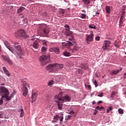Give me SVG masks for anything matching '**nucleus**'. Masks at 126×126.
<instances>
[{
  "instance_id": "f704fd0d",
  "label": "nucleus",
  "mask_w": 126,
  "mask_h": 126,
  "mask_svg": "<svg viewBox=\"0 0 126 126\" xmlns=\"http://www.w3.org/2000/svg\"><path fill=\"white\" fill-rule=\"evenodd\" d=\"M95 109H96V110H99V111H101V110L104 109V107L103 106L100 107L99 106H97L96 107Z\"/></svg>"
},
{
  "instance_id": "7c9ffc66",
  "label": "nucleus",
  "mask_w": 126,
  "mask_h": 126,
  "mask_svg": "<svg viewBox=\"0 0 126 126\" xmlns=\"http://www.w3.org/2000/svg\"><path fill=\"white\" fill-rule=\"evenodd\" d=\"M124 18H122V17H120V21H119V24L120 25H122V24H123V23H124Z\"/></svg>"
},
{
  "instance_id": "4be33fe9",
  "label": "nucleus",
  "mask_w": 126,
  "mask_h": 126,
  "mask_svg": "<svg viewBox=\"0 0 126 126\" xmlns=\"http://www.w3.org/2000/svg\"><path fill=\"white\" fill-rule=\"evenodd\" d=\"M105 10L106 11V13H111V7L110 6L106 5L105 7Z\"/></svg>"
},
{
  "instance_id": "7ed1b4c3",
  "label": "nucleus",
  "mask_w": 126,
  "mask_h": 126,
  "mask_svg": "<svg viewBox=\"0 0 126 126\" xmlns=\"http://www.w3.org/2000/svg\"><path fill=\"white\" fill-rule=\"evenodd\" d=\"M22 90L23 92V95L24 96H27L28 94V88H30V86L29 85L28 81L26 79L22 81Z\"/></svg>"
},
{
  "instance_id": "58836bf2",
  "label": "nucleus",
  "mask_w": 126,
  "mask_h": 126,
  "mask_svg": "<svg viewBox=\"0 0 126 126\" xmlns=\"http://www.w3.org/2000/svg\"><path fill=\"white\" fill-rule=\"evenodd\" d=\"M64 27L66 28L65 30H69V26L68 25H65Z\"/></svg>"
},
{
  "instance_id": "2eb2a0df",
  "label": "nucleus",
  "mask_w": 126,
  "mask_h": 126,
  "mask_svg": "<svg viewBox=\"0 0 126 126\" xmlns=\"http://www.w3.org/2000/svg\"><path fill=\"white\" fill-rule=\"evenodd\" d=\"M4 44L5 46H6V48H7V49H8L9 51H10V52L12 51V47H11V46L9 45V43H8V42H7V41H4Z\"/></svg>"
},
{
  "instance_id": "412c9836",
  "label": "nucleus",
  "mask_w": 126,
  "mask_h": 126,
  "mask_svg": "<svg viewBox=\"0 0 126 126\" xmlns=\"http://www.w3.org/2000/svg\"><path fill=\"white\" fill-rule=\"evenodd\" d=\"M3 70L5 74H6L8 77L10 76V73H9V71L7 70L6 67H3Z\"/></svg>"
},
{
  "instance_id": "6e6d98bb",
  "label": "nucleus",
  "mask_w": 126,
  "mask_h": 126,
  "mask_svg": "<svg viewBox=\"0 0 126 126\" xmlns=\"http://www.w3.org/2000/svg\"><path fill=\"white\" fill-rule=\"evenodd\" d=\"M95 14H96V15H98L100 14V13L99 12H96L95 13Z\"/></svg>"
},
{
  "instance_id": "4468645a",
  "label": "nucleus",
  "mask_w": 126,
  "mask_h": 126,
  "mask_svg": "<svg viewBox=\"0 0 126 126\" xmlns=\"http://www.w3.org/2000/svg\"><path fill=\"white\" fill-rule=\"evenodd\" d=\"M123 70V68H120V70L119 69H114V70H112L111 71V74H112V75H116V74H118V73H119V72H120V71H121V70Z\"/></svg>"
},
{
  "instance_id": "a18cd8bd",
  "label": "nucleus",
  "mask_w": 126,
  "mask_h": 126,
  "mask_svg": "<svg viewBox=\"0 0 126 126\" xmlns=\"http://www.w3.org/2000/svg\"><path fill=\"white\" fill-rule=\"evenodd\" d=\"M82 18H85V17H86V15L84 14H82L81 15Z\"/></svg>"
},
{
  "instance_id": "b1692460",
  "label": "nucleus",
  "mask_w": 126,
  "mask_h": 126,
  "mask_svg": "<svg viewBox=\"0 0 126 126\" xmlns=\"http://www.w3.org/2000/svg\"><path fill=\"white\" fill-rule=\"evenodd\" d=\"M57 104H58V106L59 108V110H62V108H63V103L60 102H57Z\"/></svg>"
},
{
  "instance_id": "c85d7f7f",
  "label": "nucleus",
  "mask_w": 126,
  "mask_h": 126,
  "mask_svg": "<svg viewBox=\"0 0 126 126\" xmlns=\"http://www.w3.org/2000/svg\"><path fill=\"white\" fill-rule=\"evenodd\" d=\"M54 84V80H51L49 81L48 83V86H52Z\"/></svg>"
},
{
  "instance_id": "473e14b6",
  "label": "nucleus",
  "mask_w": 126,
  "mask_h": 126,
  "mask_svg": "<svg viewBox=\"0 0 126 126\" xmlns=\"http://www.w3.org/2000/svg\"><path fill=\"white\" fill-rule=\"evenodd\" d=\"M125 15H126V12L125 11H123L121 13V17L125 18Z\"/></svg>"
},
{
  "instance_id": "052dcab7",
  "label": "nucleus",
  "mask_w": 126,
  "mask_h": 126,
  "mask_svg": "<svg viewBox=\"0 0 126 126\" xmlns=\"http://www.w3.org/2000/svg\"><path fill=\"white\" fill-rule=\"evenodd\" d=\"M34 38H32V41H34Z\"/></svg>"
},
{
  "instance_id": "dca6fc26",
  "label": "nucleus",
  "mask_w": 126,
  "mask_h": 126,
  "mask_svg": "<svg viewBox=\"0 0 126 126\" xmlns=\"http://www.w3.org/2000/svg\"><path fill=\"white\" fill-rule=\"evenodd\" d=\"M37 96H38V93H37L32 94V103L36 101Z\"/></svg>"
},
{
  "instance_id": "e2e57ef3",
  "label": "nucleus",
  "mask_w": 126,
  "mask_h": 126,
  "mask_svg": "<svg viewBox=\"0 0 126 126\" xmlns=\"http://www.w3.org/2000/svg\"><path fill=\"white\" fill-rule=\"evenodd\" d=\"M125 76L126 75V73H124V74Z\"/></svg>"
},
{
  "instance_id": "3c124183",
  "label": "nucleus",
  "mask_w": 126,
  "mask_h": 126,
  "mask_svg": "<svg viewBox=\"0 0 126 126\" xmlns=\"http://www.w3.org/2000/svg\"><path fill=\"white\" fill-rule=\"evenodd\" d=\"M13 96H14V93H12L11 94L10 97H12H12H13Z\"/></svg>"
},
{
  "instance_id": "c03bdc74",
  "label": "nucleus",
  "mask_w": 126,
  "mask_h": 126,
  "mask_svg": "<svg viewBox=\"0 0 126 126\" xmlns=\"http://www.w3.org/2000/svg\"><path fill=\"white\" fill-rule=\"evenodd\" d=\"M104 96V94L101 93L100 94L97 95L98 97H103Z\"/></svg>"
},
{
  "instance_id": "4d7b16f0",
  "label": "nucleus",
  "mask_w": 126,
  "mask_h": 126,
  "mask_svg": "<svg viewBox=\"0 0 126 126\" xmlns=\"http://www.w3.org/2000/svg\"><path fill=\"white\" fill-rule=\"evenodd\" d=\"M69 41H72V40H73V38H69Z\"/></svg>"
},
{
  "instance_id": "bb28decb",
  "label": "nucleus",
  "mask_w": 126,
  "mask_h": 126,
  "mask_svg": "<svg viewBox=\"0 0 126 126\" xmlns=\"http://www.w3.org/2000/svg\"><path fill=\"white\" fill-rule=\"evenodd\" d=\"M63 56L65 57H69L70 56V53L69 52H67V51H65L63 53Z\"/></svg>"
},
{
  "instance_id": "39448f33",
  "label": "nucleus",
  "mask_w": 126,
  "mask_h": 126,
  "mask_svg": "<svg viewBox=\"0 0 126 126\" xmlns=\"http://www.w3.org/2000/svg\"><path fill=\"white\" fill-rule=\"evenodd\" d=\"M94 34H93V32H90V34H86V42L87 44H89L90 42H92L93 41V37Z\"/></svg>"
},
{
  "instance_id": "0e129e2a",
  "label": "nucleus",
  "mask_w": 126,
  "mask_h": 126,
  "mask_svg": "<svg viewBox=\"0 0 126 126\" xmlns=\"http://www.w3.org/2000/svg\"><path fill=\"white\" fill-rule=\"evenodd\" d=\"M102 78H104V76H102Z\"/></svg>"
},
{
  "instance_id": "603ef678",
  "label": "nucleus",
  "mask_w": 126,
  "mask_h": 126,
  "mask_svg": "<svg viewBox=\"0 0 126 126\" xmlns=\"http://www.w3.org/2000/svg\"><path fill=\"white\" fill-rule=\"evenodd\" d=\"M101 103H103V101L99 100L97 102V105H99V104H101Z\"/></svg>"
},
{
  "instance_id": "a19ab883",
  "label": "nucleus",
  "mask_w": 126,
  "mask_h": 126,
  "mask_svg": "<svg viewBox=\"0 0 126 126\" xmlns=\"http://www.w3.org/2000/svg\"><path fill=\"white\" fill-rule=\"evenodd\" d=\"M59 115H57L56 116L54 117V120H55V121H58V118H59Z\"/></svg>"
},
{
  "instance_id": "393cba45",
  "label": "nucleus",
  "mask_w": 126,
  "mask_h": 126,
  "mask_svg": "<svg viewBox=\"0 0 126 126\" xmlns=\"http://www.w3.org/2000/svg\"><path fill=\"white\" fill-rule=\"evenodd\" d=\"M47 49L48 48L45 47H42L41 48V53H42V54H46V52H47Z\"/></svg>"
},
{
  "instance_id": "c9c22d12",
  "label": "nucleus",
  "mask_w": 126,
  "mask_h": 126,
  "mask_svg": "<svg viewBox=\"0 0 126 126\" xmlns=\"http://www.w3.org/2000/svg\"><path fill=\"white\" fill-rule=\"evenodd\" d=\"M113 110V107L112 106L109 107L107 109V113H109L110 111H112Z\"/></svg>"
},
{
  "instance_id": "79ce46f5",
  "label": "nucleus",
  "mask_w": 126,
  "mask_h": 126,
  "mask_svg": "<svg viewBox=\"0 0 126 126\" xmlns=\"http://www.w3.org/2000/svg\"><path fill=\"white\" fill-rule=\"evenodd\" d=\"M3 104V98L2 97L0 99V105H2Z\"/></svg>"
},
{
  "instance_id": "cd10ccee",
  "label": "nucleus",
  "mask_w": 126,
  "mask_h": 126,
  "mask_svg": "<svg viewBox=\"0 0 126 126\" xmlns=\"http://www.w3.org/2000/svg\"><path fill=\"white\" fill-rule=\"evenodd\" d=\"M19 112H21L20 117H23L24 116V110L23 109H19Z\"/></svg>"
},
{
  "instance_id": "774afa93",
  "label": "nucleus",
  "mask_w": 126,
  "mask_h": 126,
  "mask_svg": "<svg viewBox=\"0 0 126 126\" xmlns=\"http://www.w3.org/2000/svg\"><path fill=\"white\" fill-rule=\"evenodd\" d=\"M126 7V6H124Z\"/></svg>"
},
{
  "instance_id": "338daca9",
  "label": "nucleus",
  "mask_w": 126,
  "mask_h": 126,
  "mask_svg": "<svg viewBox=\"0 0 126 126\" xmlns=\"http://www.w3.org/2000/svg\"><path fill=\"white\" fill-rule=\"evenodd\" d=\"M0 124H1V122H0Z\"/></svg>"
},
{
  "instance_id": "69168bd1",
  "label": "nucleus",
  "mask_w": 126,
  "mask_h": 126,
  "mask_svg": "<svg viewBox=\"0 0 126 126\" xmlns=\"http://www.w3.org/2000/svg\"><path fill=\"white\" fill-rule=\"evenodd\" d=\"M24 20H26V19H25Z\"/></svg>"
},
{
  "instance_id": "f8f14e48",
  "label": "nucleus",
  "mask_w": 126,
  "mask_h": 126,
  "mask_svg": "<svg viewBox=\"0 0 126 126\" xmlns=\"http://www.w3.org/2000/svg\"><path fill=\"white\" fill-rule=\"evenodd\" d=\"M63 64L55 63V72H58V71H60L61 69H63Z\"/></svg>"
},
{
  "instance_id": "423d86ee",
  "label": "nucleus",
  "mask_w": 126,
  "mask_h": 126,
  "mask_svg": "<svg viewBox=\"0 0 126 126\" xmlns=\"http://www.w3.org/2000/svg\"><path fill=\"white\" fill-rule=\"evenodd\" d=\"M46 68L51 72H56L55 63L48 65Z\"/></svg>"
},
{
  "instance_id": "e433bc0d",
  "label": "nucleus",
  "mask_w": 126,
  "mask_h": 126,
  "mask_svg": "<svg viewBox=\"0 0 126 126\" xmlns=\"http://www.w3.org/2000/svg\"><path fill=\"white\" fill-rule=\"evenodd\" d=\"M118 113L120 114H124V110H123V109L120 108L119 109H118Z\"/></svg>"
},
{
  "instance_id": "f03ea898",
  "label": "nucleus",
  "mask_w": 126,
  "mask_h": 126,
  "mask_svg": "<svg viewBox=\"0 0 126 126\" xmlns=\"http://www.w3.org/2000/svg\"><path fill=\"white\" fill-rule=\"evenodd\" d=\"M63 94V93H60L58 95L55 96V100L57 103L60 102V101H63V102H69L70 101V97L68 95H65L64 96H62Z\"/></svg>"
},
{
  "instance_id": "2f4dec72",
  "label": "nucleus",
  "mask_w": 126,
  "mask_h": 126,
  "mask_svg": "<svg viewBox=\"0 0 126 126\" xmlns=\"http://www.w3.org/2000/svg\"><path fill=\"white\" fill-rule=\"evenodd\" d=\"M114 46L116 48H120V45L119 44V43L118 42H117V41H115L114 42Z\"/></svg>"
},
{
  "instance_id": "09e8293b",
  "label": "nucleus",
  "mask_w": 126,
  "mask_h": 126,
  "mask_svg": "<svg viewBox=\"0 0 126 126\" xmlns=\"http://www.w3.org/2000/svg\"><path fill=\"white\" fill-rule=\"evenodd\" d=\"M68 46H69V47H70V46H72V42H68Z\"/></svg>"
},
{
  "instance_id": "680f3d73",
  "label": "nucleus",
  "mask_w": 126,
  "mask_h": 126,
  "mask_svg": "<svg viewBox=\"0 0 126 126\" xmlns=\"http://www.w3.org/2000/svg\"><path fill=\"white\" fill-rule=\"evenodd\" d=\"M94 115H97V112H94Z\"/></svg>"
},
{
  "instance_id": "0eeeda50",
  "label": "nucleus",
  "mask_w": 126,
  "mask_h": 126,
  "mask_svg": "<svg viewBox=\"0 0 126 126\" xmlns=\"http://www.w3.org/2000/svg\"><path fill=\"white\" fill-rule=\"evenodd\" d=\"M16 36L17 37H20L21 38H22V37H26V33L24 30H21L16 33Z\"/></svg>"
},
{
  "instance_id": "f257e3e1",
  "label": "nucleus",
  "mask_w": 126,
  "mask_h": 126,
  "mask_svg": "<svg viewBox=\"0 0 126 126\" xmlns=\"http://www.w3.org/2000/svg\"><path fill=\"white\" fill-rule=\"evenodd\" d=\"M13 47L14 48L12 47L11 52L14 54L18 59H22L21 56L23 53H22L21 45H19L18 42H14Z\"/></svg>"
},
{
  "instance_id": "4c0bfd02",
  "label": "nucleus",
  "mask_w": 126,
  "mask_h": 126,
  "mask_svg": "<svg viewBox=\"0 0 126 126\" xmlns=\"http://www.w3.org/2000/svg\"><path fill=\"white\" fill-rule=\"evenodd\" d=\"M94 84L95 85V87H98V84H97V81L95 80H94Z\"/></svg>"
},
{
  "instance_id": "49530a36",
  "label": "nucleus",
  "mask_w": 126,
  "mask_h": 126,
  "mask_svg": "<svg viewBox=\"0 0 126 126\" xmlns=\"http://www.w3.org/2000/svg\"><path fill=\"white\" fill-rule=\"evenodd\" d=\"M85 86H86V87H88V88L89 89H90V90H91V85H87V86H86V85H85Z\"/></svg>"
},
{
  "instance_id": "9d476101",
  "label": "nucleus",
  "mask_w": 126,
  "mask_h": 126,
  "mask_svg": "<svg viewBox=\"0 0 126 126\" xmlns=\"http://www.w3.org/2000/svg\"><path fill=\"white\" fill-rule=\"evenodd\" d=\"M110 45H111V41H104V42L102 46L103 50H108L110 48Z\"/></svg>"
},
{
  "instance_id": "c756f323",
  "label": "nucleus",
  "mask_w": 126,
  "mask_h": 126,
  "mask_svg": "<svg viewBox=\"0 0 126 126\" xmlns=\"http://www.w3.org/2000/svg\"><path fill=\"white\" fill-rule=\"evenodd\" d=\"M89 28H91V29H96V26L95 25H90L89 26Z\"/></svg>"
},
{
  "instance_id": "f3484780",
  "label": "nucleus",
  "mask_w": 126,
  "mask_h": 126,
  "mask_svg": "<svg viewBox=\"0 0 126 126\" xmlns=\"http://www.w3.org/2000/svg\"><path fill=\"white\" fill-rule=\"evenodd\" d=\"M70 50V51H71V52H72V53H75L79 50V47H78L77 45H75L73 49Z\"/></svg>"
},
{
  "instance_id": "de8ad7c7",
  "label": "nucleus",
  "mask_w": 126,
  "mask_h": 126,
  "mask_svg": "<svg viewBox=\"0 0 126 126\" xmlns=\"http://www.w3.org/2000/svg\"><path fill=\"white\" fill-rule=\"evenodd\" d=\"M95 40L96 41H99L100 40V37L99 36H96L95 38Z\"/></svg>"
},
{
  "instance_id": "20e7f679",
  "label": "nucleus",
  "mask_w": 126,
  "mask_h": 126,
  "mask_svg": "<svg viewBox=\"0 0 126 126\" xmlns=\"http://www.w3.org/2000/svg\"><path fill=\"white\" fill-rule=\"evenodd\" d=\"M39 62L40 64L42 66L46 65V64L50 63V55L46 54L40 56L39 57Z\"/></svg>"
},
{
  "instance_id": "9b49d317",
  "label": "nucleus",
  "mask_w": 126,
  "mask_h": 126,
  "mask_svg": "<svg viewBox=\"0 0 126 126\" xmlns=\"http://www.w3.org/2000/svg\"><path fill=\"white\" fill-rule=\"evenodd\" d=\"M2 58L5 62H6V63H8V64H10V65H11V64H13L12 61H11V60H10V59L8 56L2 55Z\"/></svg>"
},
{
  "instance_id": "6e6552de",
  "label": "nucleus",
  "mask_w": 126,
  "mask_h": 126,
  "mask_svg": "<svg viewBox=\"0 0 126 126\" xmlns=\"http://www.w3.org/2000/svg\"><path fill=\"white\" fill-rule=\"evenodd\" d=\"M41 29H43V32L46 35L48 34V33H50V30L49 28L47 26V25L43 24L41 26Z\"/></svg>"
},
{
  "instance_id": "6ab92c4d",
  "label": "nucleus",
  "mask_w": 126,
  "mask_h": 126,
  "mask_svg": "<svg viewBox=\"0 0 126 126\" xmlns=\"http://www.w3.org/2000/svg\"><path fill=\"white\" fill-rule=\"evenodd\" d=\"M83 2L86 5H88V4H90L91 1L90 0H82ZM94 1H95L96 0H92Z\"/></svg>"
},
{
  "instance_id": "bf43d9fd",
  "label": "nucleus",
  "mask_w": 126,
  "mask_h": 126,
  "mask_svg": "<svg viewBox=\"0 0 126 126\" xmlns=\"http://www.w3.org/2000/svg\"><path fill=\"white\" fill-rule=\"evenodd\" d=\"M71 118V116L69 115L68 116V119H70Z\"/></svg>"
},
{
  "instance_id": "8fccbe9b",
  "label": "nucleus",
  "mask_w": 126,
  "mask_h": 126,
  "mask_svg": "<svg viewBox=\"0 0 126 126\" xmlns=\"http://www.w3.org/2000/svg\"><path fill=\"white\" fill-rule=\"evenodd\" d=\"M63 121V116H62L60 119V124H62V122Z\"/></svg>"
},
{
  "instance_id": "a878e982",
  "label": "nucleus",
  "mask_w": 126,
  "mask_h": 126,
  "mask_svg": "<svg viewBox=\"0 0 126 126\" xmlns=\"http://www.w3.org/2000/svg\"><path fill=\"white\" fill-rule=\"evenodd\" d=\"M25 9V8L24 7H20L17 10L18 13H20V12H22Z\"/></svg>"
},
{
  "instance_id": "864d4df0",
  "label": "nucleus",
  "mask_w": 126,
  "mask_h": 126,
  "mask_svg": "<svg viewBox=\"0 0 126 126\" xmlns=\"http://www.w3.org/2000/svg\"><path fill=\"white\" fill-rule=\"evenodd\" d=\"M69 114L70 115H73L74 114V112L73 111H72L70 112Z\"/></svg>"
},
{
  "instance_id": "37998d69",
  "label": "nucleus",
  "mask_w": 126,
  "mask_h": 126,
  "mask_svg": "<svg viewBox=\"0 0 126 126\" xmlns=\"http://www.w3.org/2000/svg\"><path fill=\"white\" fill-rule=\"evenodd\" d=\"M2 116H3V112L0 111V119H1V118H2Z\"/></svg>"
},
{
  "instance_id": "a211bd4d",
  "label": "nucleus",
  "mask_w": 126,
  "mask_h": 126,
  "mask_svg": "<svg viewBox=\"0 0 126 126\" xmlns=\"http://www.w3.org/2000/svg\"><path fill=\"white\" fill-rule=\"evenodd\" d=\"M2 98H5L6 101H10L12 96H8V94L2 95Z\"/></svg>"
},
{
  "instance_id": "72a5a7b5",
  "label": "nucleus",
  "mask_w": 126,
  "mask_h": 126,
  "mask_svg": "<svg viewBox=\"0 0 126 126\" xmlns=\"http://www.w3.org/2000/svg\"><path fill=\"white\" fill-rule=\"evenodd\" d=\"M82 67L83 69H87V68H88V66L86 64H83Z\"/></svg>"
},
{
  "instance_id": "ea45409f",
  "label": "nucleus",
  "mask_w": 126,
  "mask_h": 126,
  "mask_svg": "<svg viewBox=\"0 0 126 126\" xmlns=\"http://www.w3.org/2000/svg\"><path fill=\"white\" fill-rule=\"evenodd\" d=\"M115 95H116V92H113L111 94V97L112 98L114 97Z\"/></svg>"
},
{
  "instance_id": "ddd939ff",
  "label": "nucleus",
  "mask_w": 126,
  "mask_h": 126,
  "mask_svg": "<svg viewBox=\"0 0 126 126\" xmlns=\"http://www.w3.org/2000/svg\"><path fill=\"white\" fill-rule=\"evenodd\" d=\"M49 52H54L56 54H59L60 53V49L58 47H54L49 49Z\"/></svg>"
},
{
  "instance_id": "1a4fd4ad",
  "label": "nucleus",
  "mask_w": 126,
  "mask_h": 126,
  "mask_svg": "<svg viewBox=\"0 0 126 126\" xmlns=\"http://www.w3.org/2000/svg\"><path fill=\"white\" fill-rule=\"evenodd\" d=\"M0 93L2 94V96L3 95H9V93L8 92V90L4 88V87H1L0 88Z\"/></svg>"
},
{
  "instance_id": "13d9d810",
  "label": "nucleus",
  "mask_w": 126,
  "mask_h": 126,
  "mask_svg": "<svg viewBox=\"0 0 126 126\" xmlns=\"http://www.w3.org/2000/svg\"><path fill=\"white\" fill-rule=\"evenodd\" d=\"M93 105L96 104V102H95V101H94L93 102Z\"/></svg>"
},
{
  "instance_id": "aec40b11",
  "label": "nucleus",
  "mask_w": 126,
  "mask_h": 126,
  "mask_svg": "<svg viewBox=\"0 0 126 126\" xmlns=\"http://www.w3.org/2000/svg\"><path fill=\"white\" fill-rule=\"evenodd\" d=\"M33 47L34 48V49H37L39 48V43L37 40L33 42Z\"/></svg>"
},
{
  "instance_id": "5701e85b",
  "label": "nucleus",
  "mask_w": 126,
  "mask_h": 126,
  "mask_svg": "<svg viewBox=\"0 0 126 126\" xmlns=\"http://www.w3.org/2000/svg\"><path fill=\"white\" fill-rule=\"evenodd\" d=\"M64 34L66 36H71V32L69 30H65L64 32Z\"/></svg>"
},
{
  "instance_id": "5fc2aeb1",
  "label": "nucleus",
  "mask_w": 126,
  "mask_h": 126,
  "mask_svg": "<svg viewBox=\"0 0 126 126\" xmlns=\"http://www.w3.org/2000/svg\"><path fill=\"white\" fill-rule=\"evenodd\" d=\"M43 46H47V42H45L43 43Z\"/></svg>"
}]
</instances>
